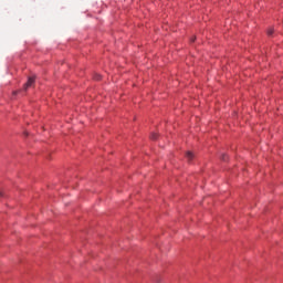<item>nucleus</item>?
<instances>
[{
	"instance_id": "nucleus-8",
	"label": "nucleus",
	"mask_w": 283,
	"mask_h": 283,
	"mask_svg": "<svg viewBox=\"0 0 283 283\" xmlns=\"http://www.w3.org/2000/svg\"><path fill=\"white\" fill-rule=\"evenodd\" d=\"M97 81H101V76L97 77Z\"/></svg>"
},
{
	"instance_id": "nucleus-1",
	"label": "nucleus",
	"mask_w": 283,
	"mask_h": 283,
	"mask_svg": "<svg viewBox=\"0 0 283 283\" xmlns=\"http://www.w3.org/2000/svg\"><path fill=\"white\" fill-rule=\"evenodd\" d=\"M35 82V77L31 76L28 78V82L24 84V92L30 90V87H32V85H34Z\"/></svg>"
},
{
	"instance_id": "nucleus-6",
	"label": "nucleus",
	"mask_w": 283,
	"mask_h": 283,
	"mask_svg": "<svg viewBox=\"0 0 283 283\" xmlns=\"http://www.w3.org/2000/svg\"><path fill=\"white\" fill-rule=\"evenodd\" d=\"M21 91H15L13 92V95L17 96V94H19Z\"/></svg>"
},
{
	"instance_id": "nucleus-5",
	"label": "nucleus",
	"mask_w": 283,
	"mask_h": 283,
	"mask_svg": "<svg viewBox=\"0 0 283 283\" xmlns=\"http://www.w3.org/2000/svg\"><path fill=\"white\" fill-rule=\"evenodd\" d=\"M191 43H193L196 41V36L190 39Z\"/></svg>"
},
{
	"instance_id": "nucleus-3",
	"label": "nucleus",
	"mask_w": 283,
	"mask_h": 283,
	"mask_svg": "<svg viewBox=\"0 0 283 283\" xmlns=\"http://www.w3.org/2000/svg\"><path fill=\"white\" fill-rule=\"evenodd\" d=\"M150 138H151V140H156V139L158 138V134L153 133V134L150 135Z\"/></svg>"
},
{
	"instance_id": "nucleus-2",
	"label": "nucleus",
	"mask_w": 283,
	"mask_h": 283,
	"mask_svg": "<svg viewBox=\"0 0 283 283\" xmlns=\"http://www.w3.org/2000/svg\"><path fill=\"white\" fill-rule=\"evenodd\" d=\"M186 158H187L188 160H193V153L187 151V153H186Z\"/></svg>"
},
{
	"instance_id": "nucleus-7",
	"label": "nucleus",
	"mask_w": 283,
	"mask_h": 283,
	"mask_svg": "<svg viewBox=\"0 0 283 283\" xmlns=\"http://www.w3.org/2000/svg\"><path fill=\"white\" fill-rule=\"evenodd\" d=\"M227 158H228L227 155H224V156H223V160H227Z\"/></svg>"
},
{
	"instance_id": "nucleus-4",
	"label": "nucleus",
	"mask_w": 283,
	"mask_h": 283,
	"mask_svg": "<svg viewBox=\"0 0 283 283\" xmlns=\"http://www.w3.org/2000/svg\"><path fill=\"white\" fill-rule=\"evenodd\" d=\"M268 34H269V36H271V34H273V29H269Z\"/></svg>"
}]
</instances>
